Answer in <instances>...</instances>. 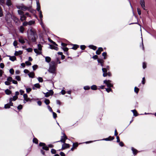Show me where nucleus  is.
I'll use <instances>...</instances> for the list:
<instances>
[{"label": "nucleus", "instance_id": "1", "mask_svg": "<svg viewBox=\"0 0 156 156\" xmlns=\"http://www.w3.org/2000/svg\"><path fill=\"white\" fill-rule=\"evenodd\" d=\"M30 34L28 35V39L30 41L34 42L36 41V39L38 37L37 35L36 32L32 29H30Z\"/></svg>", "mask_w": 156, "mask_h": 156}, {"label": "nucleus", "instance_id": "2", "mask_svg": "<svg viewBox=\"0 0 156 156\" xmlns=\"http://www.w3.org/2000/svg\"><path fill=\"white\" fill-rule=\"evenodd\" d=\"M49 69L48 72L51 73H55L56 69L57 66V64L54 61H52L49 64Z\"/></svg>", "mask_w": 156, "mask_h": 156}, {"label": "nucleus", "instance_id": "3", "mask_svg": "<svg viewBox=\"0 0 156 156\" xmlns=\"http://www.w3.org/2000/svg\"><path fill=\"white\" fill-rule=\"evenodd\" d=\"M38 49L37 48L34 49V52L37 54V55H40L41 54V51L42 50V45L40 44L37 45Z\"/></svg>", "mask_w": 156, "mask_h": 156}, {"label": "nucleus", "instance_id": "4", "mask_svg": "<svg viewBox=\"0 0 156 156\" xmlns=\"http://www.w3.org/2000/svg\"><path fill=\"white\" fill-rule=\"evenodd\" d=\"M112 81L110 80H105L104 81V83H105L108 87H113V84L111 83Z\"/></svg>", "mask_w": 156, "mask_h": 156}, {"label": "nucleus", "instance_id": "5", "mask_svg": "<svg viewBox=\"0 0 156 156\" xmlns=\"http://www.w3.org/2000/svg\"><path fill=\"white\" fill-rule=\"evenodd\" d=\"M62 134L63 136H61V140L56 142H61L63 143L65 142L66 140L67 139V137L64 133L62 132Z\"/></svg>", "mask_w": 156, "mask_h": 156}, {"label": "nucleus", "instance_id": "6", "mask_svg": "<svg viewBox=\"0 0 156 156\" xmlns=\"http://www.w3.org/2000/svg\"><path fill=\"white\" fill-rule=\"evenodd\" d=\"M39 145L40 146L42 147V149L43 150H45L46 151H48L49 150V148L48 147H47L46 144L44 143L41 142L39 144Z\"/></svg>", "mask_w": 156, "mask_h": 156}, {"label": "nucleus", "instance_id": "7", "mask_svg": "<svg viewBox=\"0 0 156 156\" xmlns=\"http://www.w3.org/2000/svg\"><path fill=\"white\" fill-rule=\"evenodd\" d=\"M140 4L142 8L144 10H146L145 6V2L144 0H140Z\"/></svg>", "mask_w": 156, "mask_h": 156}, {"label": "nucleus", "instance_id": "8", "mask_svg": "<svg viewBox=\"0 0 156 156\" xmlns=\"http://www.w3.org/2000/svg\"><path fill=\"white\" fill-rule=\"evenodd\" d=\"M36 4H37V10L39 12H40V11H41V6L39 3V1H36Z\"/></svg>", "mask_w": 156, "mask_h": 156}, {"label": "nucleus", "instance_id": "9", "mask_svg": "<svg viewBox=\"0 0 156 156\" xmlns=\"http://www.w3.org/2000/svg\"><path fill=\"white\" fill-rule=\"evenodd\" d=\"M114 138L113 136H110L108 138H104V139L101 140L105 141H110L114 140Z\"/></svg>", "mask_w": 156, "mask_h": 156}, {"label": "nucleus", "instance_id": "10", "mask_svg": "<svg viewBox=\"0 0 156 156\" xmlns=\"http://www.w3.org/2000/svg\"><path fill=\"white\" fill-rule=\"evenodd\" d=\"M64 144L62 145V150H64L66 148H68L69 147V144L63 143Z\"/></svg>", "mask_w": 156, "mask_h": 156}, {"label": "nucleus", "instance_id": "11", "mask_svg": "<svg viewBox=\"0 0 156 156\" xmlns=\"http://www.w3.org/2000/svg\"><path fill=\"white\" fill-rule=\"evenodd\" d=\"M131 150L132 151L133 154L134 155H136L138 152V151L136 149L134 148L133 147H131Z\"/></svg>", "mask_w": 156, "mask_h": 156}, {"label": "nucleus", "instance_id": "12", "mask_svg": "<svg viewBox=\"0 0 156 156\" xmlns=\"http://www.w3.org/2000/svg\"><path fill=\"white\" fill-rule=\"evenodd\" d=\"M34 87H33V90L36 89V88H39L40 87V85L39 83H37L34 85Z\"/></svg>", "mask_w": 156, "mask_h": 156}, {"label": "nucleus", "instance_id": "13", "mask_svg": "<svg viewBox=\"0 0 156 156\" xmlns=\"http://www.w3.org/2000/svg\"><path fill=\"white\" fill-rule=\"evenodd\" d=\"M49 46L50 48L51 49H54L56 51H58V48L57 47L51 44H50Z\"/></svg>", "mask_w": 156, "mask_h": 156}, {"label": "nucleus", "instance_id": "14", "mask_svg": "<svg viewBox=\"0 0 156 156\" xmlns=\"http://www.w3.org/2000/svg\"><path fill=\"white\" fill-rule=\"evenodd\" d=\"M26 16H25V15L24 14L22 15V16H20V20L21 21H23V20H26Z\"/></svg>", "mask_w": 156, "mask_h": 156}, {"label": "nucleus", "instance_id": "15", "mask_svg": "<svg viewBox=\"0 0 156 156\" xmlns=\"http://www.w3.org/2000/svg\"><path fill=\"white\" fill-rule=\"evenodd\" d=\"M29 76L31 78H33L34 76V73L33 72H30L28 74Z\"/></svg>", "mask_w": 156, "mask_h": 156}, {"label": "nucleus", "instance_id": "16", "mask_svg": "<svg viewBox=\"0 0 156 156\" xmlns=\"http://www.w3.org/2000/svg\"><path fill=\"white\" fill-rule=\"evenodd\" d=\"M9 57V59L12 61H14L16 60V58L15 56H8Z\"/></svg>", "mask_w": 156, "mask_h": 156}, {"label": "nucleus", "instance_id": "17", "mask_svg": "<svg viewBox=\"0 0 156 156\" xmlns=\"http://www.w3.org/2000/svg\"><path fill=\"white\" fill-rule=\"evenodd\" d=\"M23 52L21 51H16L14 55L16 56H17L19 55H21L22 54Z\"/></svg>", "mask_w": 156, "mask_h": 156}, {"label": "nucleus", "instance_id": "18", "mask_svg": "<svg viewBox=\"0 0 156 156\" xmlns=\"http://www.w3.org/2000/svg\"><path fill=\"white\" fill-rule=\"evenodd\" d=\"M51 58L49 56H46L45 58V61L48 63H49L51 61Z\"/></svg>", "mask_w": 156, "mask_h": 156}, {"label": "nucleus", "instance_id": "19", "mask_svg": "<svg viewBox=\"0 0 156 156\" xmlns=\"http://www.w3.org/2000/svg\"><path fill=\"white\" fill-rule=\"evenodd\" d=\"M88 47L92 49H93L94 50H96V49H97V48L96 46H94V45H89L88 46Z\"/></svg>", "mask_w": 156, "mask_h": 156}, {"label": "nucleus", "instance_id": "20", "mask_svg": "<svg viewBox=\"0 0 156 156\" xmlns=\"http://www.w3.org/2000/svg\"><path fill=\"white\" fill-rule=\"evenodd\" d=\"M19 41L20 43L22 44H24L25 42L24 40L22 37H20L19 38Z\"/></svg>", "mask_w": 156, "mask_h": 156}, {"label": "nucleus", "instance_id": "21", "mask_svg": "<svg viewBox=\"0 0 156 156\" xmlns=\"http://www.w3.org/2000/svg\"><path fill=\"white\" fill-rule=\"evenodd\" d=\"M19 30L20 32H21L22 33H23L24 30V28L23 26H21L20 27Z\"/></svg>", "mask_w": 156, "mask_h": 156}, {"label": "nucleus", "instance_id": "22", "mask_svg": "<svg viewBox=\"0 0 156 156\" xmlns=\"http://www.w3.org/2000/svg\"><path fill=\"white\" fill-rule=\"evenodd\" d=\"M5 94L7 95H9L12 93L11 91L8 89H6L5 90Z\"/></svg>", "mask_w": 156, "mask_h": 156}, {"label": "nucleus", "instance_id": "23", "mask_svg": "<svg viewBox=\"0 0 156 156\" xmlns=\"http://www.w3.org/2000/svg\"><path fill=\"white\" fill-rule=\"evenodd\" d=\"M13 19L14 22L16 23H17L18 21L19 20V19L18 18H17L15 16H13Z\"/></svg>", "mask_w": 156, "mask_h": 156}, {"label": "nucleus", "instance_id": "24", "mask_svg": "<svg viewBox=\"0 0 156 156\" xmlns=\"http://www.w3.org/2000/svg\"><path fill=\"white\" fill-rule=\"evenodd\" d=\"M91 89L93 90H96L97 89V86L95 85H93L91 86Z\"/></svg>", "mask_w": 156, "mask_h": 156}, {"label": "nucleus", "instance_id": "25", "mask_svg": "<svg viewBox=\"0 0 156 156\" xmlns=\"http://www.w3.org/2000/svg\"><path fill=\"white\" fill-rule=\"evenodd\" d=\"M21 9L24 11H26L27 10L28 8L26 6L24 5L23 4H22Z\"/></svg>", "mask_w": 156, "mask_h": 156}, {"label": "nucleus", "instance_id": "26", "mask_svg": "<svg viewBox=\"0 0 156 156\" xmlns=\"http://www.w3.org/2000/svg\"><path fill=\"white\" fill-rule=\"evenodd\" d=\"M73 47L72 48V49L74 50H76L79 47V45L77 44H73Z\"/></svg>", "mask_w": 156, "mask_h": 156}, {"label": "nucleus", "instance_id": "27", "mask_svg": "<svg viewBox=\"0 0 156 156\" xmlns=\"http://www.w3.org/2000/svg\"><path fill=\"white\" fill-rule=\"evenodd\" d=\"M131 111L133 112V115L135 116H136L137 115V113L136 110H131Z\"/></svg>", "mask_w": 156, "mask_h": 156}, {"label": "nucleus", "instance_id": "28", "mask_svg": "<svg viewBox=\"0 0 156 156\" xmlns=\"http://www.w3.org/2000/svg\"><path fill=\"white\" fill-rule=\"evenodd\" d=\"M6 5L8 6H11L12 5L10 0H7L6 2Z\"/></svg>", "mask_w": 156, "mask_h": 156}, {"label": "nucleus", "instance_id": "29", "mask_svg": "<svg viewBox=\"0 0 156 156\" xmlns=\"http://www.w3.org/2000/svg\"><path fill=\"white\" fill-rule=\"evenodd\" d=\"M18 14L20 15H21V16L24 15L23 12L21 10H18Z\"/></svg>", "mask_w": 156, "mask_h": 156}, {"label": "nucleus", "instance_id": "30", "mask_svg": "<svg viewBox=\"0 0 156 156\" xmlns=\"http://www.w3.org/2000/svg\"><path fill=\"white\" fill-rule=\"evenodd\" d=\"M33 143H35L36 144H37L38 143V140L35 138H34L33 139Z\"/></svg>", "mask_w": 156, "mask_h": 156}, {"label": "nucleus", "instance_id": "31", "mask_svg": "<svg viewBox=\"0 0 156 156\" xmlns=\"http://www.w3.org/2000/svg\"><path fill=\"white\" fill-rule=\"evenodd\" d=\"M28 23V25H31L35 23V22L31 20L29 21Z\"/></svg>", "mask_w": 156, "mask_h": 156}, {"label": "nucleus", "instance_id": "32", "mask_svg": "<svg viewBox=\"0 0 156 156\" xmlns=\"http://www.w3.org/2000/svg\"><path fill=\"white\" fill-rule=\"evenodd\" d=\"M44 103L47 105H48L50 103V101L48 99H45L44 100Z\"/></svg>", "mask_w": 156, "mask_h": 156}, {"label": "nucleus", "instance_id": "33", "mask_svg": "<svg viewBox=\"0 0 156 156\" xmlns=\"http://www.w3.org/2000/svg\"><path fill=\"white\" fill-rule=\"evenodd\" d=\"M39 17L41 19V20H42L43 18V15L42 14V11H40V12H39Z\"/></svg>", "mask_w": 156, "mask_h": 156}, {"label": "nucleus", "instance_id": "34", "mask_svg": "<svg viewBox=\"0 0 156 156\" xmlns=\"http://www.w3.org/2000/svg\"><path fill=\"white\" fill-rule=\"evenodd\" d=\"M9 104H7L5 105L4 108L5 109L9 108H10Z\"/></svg>", "mask_w": 156, "mask_h": 156}, {"label": "nucleus", "instance_id": "35", "mask_svg": "<svg viewBox=\"0 0 156 156\" xmlns=\"http://www.w3.org/2000/svg\"><path fill=\"white\" fill-rule=\"evenodd\" d=\"M83 89L85 90H89L90 89V87L88 86H85L83 87Z\"/></svg>", "mask_w": 156, "mask_h": 156}, {"label": "nucleus", "instance_id": "36", "mask_svg": "<svg viewBox=\"0 0 156 156\" xmlns=\"http://www.w3.org/2000/svg\"><path fill=\"white\" fill-rule=\"evenodd\" d=\"M43 93L45 94V96L46 97H48L50 95L49 93L48 92H47L46 93Z\"/></svg>", "mask_w": 156, "mask_h": 156}, {"label": "nucleus", "instance_id": "37", "mask_svg": "<svg viewBox=\"0 0 156 156\" xmlns=\"http://www.w3.org/2000/svg\"><path fill=\"white\" fill-rule=\"evenodd\" d=\"M139 89L136 87H135L134 88V92L136 94H137L139 92Z\"/></svg>", "mask_w": 156, "mask_h": 156}, {"label": "nucleus", "instance_id": "38", "mask_svg": "<svg viewBox=\"0 0 156 156\" xmlns=\"http://www.w3.org/2000/svg\"><path fill=\"white\" fill-rule=\"evenodd\" d=\"M97 61L98 62L100 63H103L104 62V61L102 59H98Z\"/></svg>", "mask_w": 156, "mask_h": 156}, {"label": "nucleus", "instance_id": "39", "mask_svg": "<svg viewBox=\"0 0 156 156\" xmlns=\"http://www.w3.org/2000/svg\"><path fill=\"white\" fill-rule=\"evenodd\" d=\"M107 55V53L106 52H104L102 53V56H104V59H105L106 58L105 56Z\"/></svg>", "mask_w": 156, "mask_h": 156}, {"label": "nucleus", "instance_id": "40", "mask_svg": "<svg viewBox=\"0 0 156 156\" xmlns=\"http://www.w3.org/2000/svg\"><path fill=\"white\" fill-rule=\"evenodd\" d=\"M15 79L18 81H20L21 80V78L20 77L18 76H16Z\"/></svg>", "mask_w": 156, "mask_h": 156}, {"label": "nucleus", "instance_id": "41", "mask_svg": "<svg viewBox=\"0 0 156 156\" xmlns=\"http://www.w3.org/2000/svg\"><path fill=\"white\" fill-rule=\"evenodd\" d=\"M110 88L111 87H110V88L108 87V88L106 89V91H107V92L109 93L110 91H112V89Z\"/></svg>", "mask_w": 156, "mask_h": 156}, {"label": "nucleus", "instance_id": "42", "mask_svg": "<svg viewBox=\"0 0 156 156\" xmlns=\"http://www.w3.org/2000/svg\"><path fill=\"white\" fill-rule=\"evenodd\" d=\"M38 81L40 82H42L43 81V80L42 77H39L37 78Z\"/></svg>", "mask_w": 156, "mask_h": 156}, {"label": "nucleus", "instance_id": "43", "mask_svg": "<svg viewBox=\"0 0 156 156\" xmlns=\"http://www.w3.org/2000/svg\"><path fill=\"white\" fill-rule=\"evenodd\" d=\"M32 89L30 88H26V91L27 93H29L31 91Z\"/></svg>", "mask_w": 156, "mask_h": 156}, {"label": "nucleus", "instance_id": "44", "mask_svg": "<svg viewBox=\"0 0 156 156\" xmlns=\"http://www.w3.org/2000/svg\"><path fill=\"white\" fill-rule=\"evenodd\" d=\"M12 78L11 77H9L7 79V80L9 82L12 81Z\"/></svg>", "mask_w": 156, "mask_h": 156}, {"label": "nucleus", "instance_id": "45", "mask_svg": "<svg viewBox=\"0 0 156 156\" xmlns=\"http://www.w3.org/2000/svg\"><path fill=\"white\" fill-rule=\"evenodd\" d=\"M78 146V144L77 143H73V147H77Z\"/></svg>", "mask_w": 156, "mask_h": 156}, {"label": "nucleus", "instance_id": "46", "mask_svg": "<svg viewBox=\"0 0 156 156\" xmlns=\"http://www.w3.org/2000/svg\"><path fill=\"white\" fill-rule=\"evenodd\" d=\"M80 48L82 50H84L86 48V46L84 45H81L80 46Z\"/></svg>", "mask_w": 156, "mask_h": 156}, {"label": "nucleus", "instance_id": "47", "mask_svg": "<svg viewBox=\"0 0 156 156\" xmlns=\"http://www.w3.org/2000/svg\"><path fill=\"white\" fill-rule=\"evenodd\" d=\"M137 10L138 14L140 15L141 14V12L140 9L139 8H137Z\"/></svg>", "mask_w": 156, "mask_h": 156}, {"label": "nucleus", "instance_id": "48", "mask_svg": "<svg viewBox=\"0 0 156 156\" xmlns=\"http://www.w3.org/2000/svg\"><path fill=\"white\" fill-rule=\"evenodd\" d=\"M52 113L53 114V117L54 119H55L57 117V114H56L53 112H52Z\"/></svg>", "mask_w": 156, "mask_h": 156}, {"label": "nucleus", "instance_id": "49", "mask_svg": "<svg viewBox=\"0 0 156 156\" xmlns=\"http://www.w3.org/2000/svg\"><path fill=\"white\" fill-rule=\"evenodd\" d=\"M9 72L11 74H13L14 73V70L13 69H11L9 70Z\"/></svg>", "mask_w": 156, "mask_h": 156}, {"label": "nucleus", "instance_id": "50", "mask_svg": "<svg viewBox=\"0 0 156 156\" xmlns=\"http://www.w3.org/2000/svg\"><path fill=\"white\" fill-rule=\"evenodd\" d=\"M66 93V91L64 90H62L61 92L60 93V94H61L62 95H64Z\"/></svg>", "mask_w": 156, "mask_h": 156}, {"label": "nucleus", "instance_id": "51", "mask_svg": "<svg viewBox=\"0 0 156 156\" xmlns=\"http://www.w3.org/2000/svg\"><path fill=\"white\" fill-rule=\"evenodd\" d=\"M47 107H48V109L49 110V111L50 112H53V111L51 109V108L50 106L49 105H48L47 106Z\"/></svg>", "mask_w": 156, "mask_h": 156}, {"label": "nucleus", "instance_id": "52", "mask_svg": "<svg viewBox=\"0 0 156 156\" xmlns=\"http://www.w3.org/2000/svg\"><path fill=\"white\" fill-rule=\"evenodd\" d=\"M51 152L52 154H55L56 153V151L55 149H52L51 150Z\"/></svg>", "mask_w": 156, "mask_h": 156}, {"label": "nucleus", "instance_id": "53", "mask_svg": "<svg viewBox=\"0 0 156 156\" xmlns=\"http://www.w3.org/2000/svg\"><path fill=\"white\" fill-rule=\"evenodd\" d=\"M147 67L146 63L145 62H143V68L144 69H145Z\"/></svg>", "mask_w": 156, "mask_h": 156}, {"label": "nucleus", "instance_id": "54", "mask_svg": "<svg viewBox=\"0 0 156 156\" xmlns=\"http://www.w3.org/2000/svg\"><path fill=\"white\" fill-rule=\"evenodd\" d=\"M22 108H23V106L21 105H20L18 106L17 107V109L19 110H21V109H22Z\"/></svg>", "mask_w": 156, "mask_h": 156}, {"label": "nucleus", "instance_id": "55", "mask_svg": "<svg viewBox=\"0 0 156 156\" xmlns=\"http://www.w3.org/2000/svg\"><path fill=\"white\" fill-rule=\"evenodd\" d=\"M37 65H34L33 66L32 68L34 70H35L37 68Z\"/></svg>", "mask_w": 156, "mask_h": 156}, {"label": "nucleus", "instance_id": "56", "mask_svg": "<svg viewBox=\"0 0 156 156\" xmlns=\"http://www.w3.org/2000/svg\"><path fill=\"white\" fill-rule=\"evenodd\" d=\"M49 93V94H50V95H52L53 94L54 92L52 90H49V92H48Z\"/></svg>", "mask_w": 156, "mask_h": 156}, {"label": "nucleus", "instance_id": "57", "mask_svg": "<svg viewBox=\"0 0 156 156\" xmlns=\"http://www.w3.org/2000/svg\"><path fill=\"white\" fill-rule=\"evenodd\" d=\"M102 70L103 73L107 72V69L105 68H102Z\"/></svg>", "mask_w": 156, "mask_h": 156}, {"label": "nucleus", "instance_id": "58", "mask_svg": "<svg viewBox=\"0 0 156 156\" xmlns=\"http://www.w3.org/2000/svg\"><path fill=\"white\" fill-rule=\"evenodd\" d=\"M12 98L13 100V101H15L18 98V96H14Z\"/></svg>", "mask_w": 156, "mask_h": 156}, {"label": "nucleus", "instance_id": "59", "mask_svg": "<svg viewBox=\"0 0 156 156\" xmlns=\"http://www.w3.org/2000/svg\"><path fill=\"white\" fill-rule=\"evenodd\" d=\"M145 83V80L144 77L142 78V83L143 84H144Z\"/></svg>", "mask_w": 156, "mask_h": 156}, {"label": "nucleus", "instance_id": "60", "mask_svg": "<svg viewBox=\"0 0 156 156\" xmlns=\"http://www.w3.org/2000/svg\"><path fill=\"white\" fill-rule=\"evenodd\" d=\"M63 50L65 51H67L68 50V48L67 47H64L62 48Z\"/></svg>", "mask_w": 156, "mask_h": 156}, {"label": "nucleus", "instance_id": "61", "mask_svg": "<svg viewBox=\"0 0 156 156\" xmlns=\"http://www.w3.org/2000/svg\"><path fill=\"white\" fill-rule=\"evenodd\" d=\"M32 49L31 48H29L27 49V51L28 52H31L32 51Z\"/></svg>", "mask_w": 156, "mask_h": 156}, {"label": "nucleus", "instance_id": "62", "mask_svg": "<svg viewBox=\"0 0 156 156\" xmlns=\"http://www.w3.org/2000/svg\"><path fill=\"white\" fill-rule=\"evenodd\" d=\"M25 63L26 64V65L27 66H30L31 64V63L30 62L28 61H26L25 62Z\"/></svg>", "mask_w": 156, "mask_h": 156}, {"label": "nucleus", "instance_id": "63", "mask_svg": "<svg viewBox=\"0 0 156 156\" xmlns=\"http://www.w3.org/2000/svg\"><path fill=\"white\" fill-rule=\"evenodd\" d=\"M23 26H27V25H28V23L26 21H25V22H24L23 23Z\"/></svg>", "mask_w": 156, "mask_h": 156}, {"label": "nucleus", "instance_id": "64", "mask_svg": "<svg viewBox=\"0 0 156 156\" xmlns=\"http://www.w3.org/2000/svg\"><path fill=\"white\" fill-rule=\"evenodd\" d=\"M61 45L63 47V48H64L66 46L67 44L63 43H62Z\"/></svg>", "mask_w": 156, "mask_h": 156}]
</instances>
